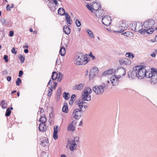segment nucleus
Returning a JSON list of instances; mask_svg holds the SVG:
<instances>
[{
	"label": "nucleus",
	"instance_id": "61",
	"mask_svg": "<svg viewBox=\"0 0 157 157\" xmlns=\"http://www.w3.org/2000/svg\"><path fill=\"white\" fill-rule=\"evenodd\" d=\"M24 52L25 53H27L28 52L29 50H28V49H25L24 50Z\"/></svg>",
	"mask_w": 157,
	"mask_h": 157
},
{
	"label": "nucleus",
	"instance_id": "34",
	"mask_svg": "<svg viewBox=\"0 0 157 157\" xmlns=\"http://www.w3.org/2000/svg\"><path fill=\"white\" fill-rule=\"evenodd\" d=\"M72 143H76V144H78L79 142V137L76 136L75 137L73 140H71Z\"/></svg>",
	"mask_w": 157,
	"mask_h": 157
},
{
	"label": "nucleus",
	"instance_id": "32",
	"mask_svg": "<svg viewBox=\"0 0 157 157\" xmlns=\"http://www.w3.org/2000/svg\"><path fill=\"white\" fill-rule=\"evenodd\" d=\"M58 74L56 71H53L51 76V78L53 80H55L57 78Z\"/></svg>",
	"mask_w": 157,
	"mask_h": 157
},
{
	"label": "nucleus",
	"instance_id": "1",
	"mask_svg": "<svg viewBox=\"0 0 157 157\" xmlns=\"http://www.w3.org/2000/svg\"><path fill=\"white\" fill-rule=\"evenodd\" d=\"M155 24V21L152 19L148 20L145 21L143 24L144 27L146 29H144L141 33L146 32L149 34H151L154 32V29L152 28Z\"/></svg>",
	"mask_w": 157,
	"mask_h": 157
},
{
	"label": "nucleus",
	"instance_id": "51",
	"mask_svg": "<svg viewBox=\"0 0 157 157\" xmlns=\"http://www.w3.org/2000/svg\"><path fill=\"white\" fill-rule=\"evenodd\" d=\"M14 34V32L13 31H10L9 32V36L10 37L12 36Z\"/></svg>",
	"mask_w": 157,
	"mask_h": 157
},
{
	"label": "nucleus",
	"instance_id": "6",
	"mask_svg": "<svg viewBox=\"0 0 157 157\" xmlns=\"http://www.w3.org/2000/svg\"><path fill=\"white\" fill-rule=\"evenodd\" d=\"M82 112V109H76L73 112L72 116L74 119H78L82 116L81 113Z\"/></svg>",
	"mask_w": 157,
	"mask_h": 157
},
{
	"label": "nucleus",
	"instance_id": "38",
	"mask_svg": "<svg viewBox=\"0 0 157 157\" xmlns=\"http://www.w3.org/2000/svg\"><path fill=\"white\" fill-rule=\"evenodd\" d=\"M52 90H53V86H51L50 87H49V90H48V96L49 97H50L52 94Z\"/></svg>",
	"mask_w": 157,
	"mask_h": 157
},
{
	"label": "nucleus",
	"instance_id": "19",
	"mask_svg": "<svg viewBox=\"0 0 157 157\" xmlns=\"http://www.w3.org/2000/svg\"><path fill=\"white\" fill-rule=\"evenodd\" d=\"M119 63L121 64H129L131 63V61L126 59H121L119 60Z\"/></svg>",
	"mask_w": 157,
	"mask_h": 157
},
{
	"label": "nucleus",
	"instance_id": "56",
	"mask_svg": "<svg viewBox=\"0 0 157 157\" xmlns=\"http://www.w3.org/2000/svg\"><path fill=\"white\" fill-rule=\"evenodd\" d=\"M89 56L92 58V59H94L95 58V57L92 55V53L91 52H90V54H89Z\"/></svg>",
	"mask_w": 157,
	"mask_h": 157
},
{
	"label": "nucleus",
	"instance_id": "33",
	"mask_svg": "<svg viewBox=\"0 0 157 157\" xmlns=\"http://www.w3.org/2000/svg\"><path fill=\"white\" fill-rule=\"evenodd\" d=\"M125 56L129 59H132L134 57V55L131 52H128L126 53Z\"/></svg>",
	"mask_w": 157,
	"mask_h": 157
},
{
	"label": "nucleus",
	"instance_id": "3",
	"mask_svg": "<svg viewBox=\"0 0 157 157\" xmlns=\"http://www.w3.org/2000/svg\"><path fill=\"white\" fill-rule=\"evenodd\" d=\"M135 67L137 73V78L140 79L143 78L145 76V67L143 66H138Z\"/></svg>",
	"mask_w": 157,
	"mask_h": 157
},
{
	"label": "nucleus",
	"instance_id": "55",
	"mask_svg": "<svg viewBox=\"0 0 157 157\" xmlns=\"http://www.w3.org/2000/svg\"><path fill=\"white\" fill-rule=\"evenodd\" d=\"M57 83L56 82H53V87L54 89H56V86H57Z\"/></svg>",
	"mask_w": 157,
	"mask_h": 157
},
{
	"label": "nucleus",
	"instance_id": "5",
	"mask_svg": "<svg viewBox=\"0 0 157 157\" xmlns=\"http://www.w3.org/2000/svg\"><path fill=\"white\" fill-rule=\"evenodd\" d=\"M114 74L118 77L121 78L122 77L125 75L126 71L125 69L122 67H117V69L114 70Z\"/></svg>",
	"mask_w": 157,
	"mask_h": 157
},
{
	"label": "nucleus",
	"instance_id": "45",
	"mask_svg": "<svg viewBox=\"0 0 157 157\" xmlns=\"http://www.w3.org/2000/svg\"><path fill=\"white\" fill-rule=\"evenodd\" d=\"M21 80L20 78H18L16 82V83L17 86L20 85V83H21Z\"/></svg>",
	"mask_w": 157,
	"mask_h": 157
},
{
	"label": "nucleus",
	"instance_id": "39",
	"mask_svg": "<svg viewBox=\"0 0 157 157\" xmlns=\"http://www.w3.org/2000/svg\"><path fill=\"white\" fill-rule=\"evenodd\" d=\"M63 97L66 100H68L69 98L70 94L69 93L64 92L63 93Z\"/></svg>",
	"mask_w": 157,
	"mask_h": 157
},
{
	"label": "nucleus",
	"instance_id": "21",
	"mask_svg": "<svg viewBox=\"0 0 157 157\" xmlns=\"http://www.w3.org/2000/svg\"><path fill=\"white\" fill-rule=\"evenodd\" d=\"M47 126L44 124H40L38 128L40 132L45 131L47 129Z\"/></svg>",
	"mask_w": 157,
	"mask_h": 157
},
{
	"label": "nucleus",
	"instance_id": "40",
	"mask_svg": "<svg viewBox=\"0 0 157 157\" xmlns=\"http://www.w3.org/2000/svg\"><path fill=\"white\" fill-rule=\"evenodd\" d=\"M18 58L20 59L21 63H23L25 60V57L23 56L20 55L18 56Z\"/></svg>",
	"mask_w": 157,
	"mask_h": 157
},
{
	"label": "nucleus",
	"instance_id": "60",
	"mask_svg": "<svg viewBox=\"0 0 157 157\" xmlns=\"http://www.w3.org/2000/svg\"><path fill=\"white\" fill-rule=\"evenodd\" d=\"M62 74H61L60 73H59V76L58 78H60L61 79H62Z\"/></svg>",
	"mask_w": 157,
	"mask_h": 157
},
{
	"label": "nucleus",
	"instance_id": "18",
	"mask_svg": "<svg viewBox=\"0 0 157 157\" xmlns=\"http://www.w3.org/2000/svg\"><path fill=\"white\" fill-rule=\"evenodd\" d=\"M85 84L81 83L78 85H76L72 87V89L73 90H81L83 89Z\"/></svg>",
	"mask_w": 157,
	"mask_h": 157
},
{
	"label": "nucleus",
	"instance_id": "37",
	"mask_svg": "<svg viewBox=\"0 0 157 157\" xmlns=\"http://www.w3.org/2000/svg\"><path fill=\"white\" fill-rule=\"evenodd\" d=\"M48 140L47 139H45L41 141V145L43 146H45L48 143Z\"/></svg>",
	"mask_w": 157,
	"mask_h": 157
},
{
	"label": "nucleus",
	"instance_id": "16",
	"mask_svg": "<svg viewBox=\"0 0 157 157\" xmlns=\"http://www.w3.org/2000/svg\"><path fill=\"white\" fill-rule=\"evenodd\" d=\"M92 9L94 11H96L95 14L97 16V11L99 10H101V6L97 2H94V3L92 4Z\"/></svg>",
	"mask_w": 157,
	"mask_h": 157
},
{
	"label": "nucleus",
	"instance_id": "64",
	"mask_svg": "<svg viewBox=\"0 0 157 157\" xmlns=\"http://www.w3.org/2000/svg\"><path fill=\"white\" fill-rule=\"evenodd\" d=\"M59 60H58V59H57L56 61V65L57 64H59Z\"/></svg>",
	"mask_w": 157,
	"mask_h": 157
},
{
	"label": "nucleus",
	"instance_id": "14",
	"mask_svg": "<svg viewBox=\"0 0 157 157\" xmlns=\"http://www.w3.org/2000/svg\"><path fill=\"white\" fill-rule=\"evenodd\" d=\"M134 25H135V27L134 28V30L136 32H139L141 34L143 33H141L143 30V25L141 23H138L136 24H134Z\"/></svg>",
	"mask_w": 157,
	"mask_h": 157
},
{
	"label": "nucleus",
	"instance_id": "35",
	"mask_svg": "<svg viewBox=\"0 0 157 157\" xmlns=\"http://www.w3.org/2000/svg\"><path fill=\"white\" fill-rule=\"evenodd\" d=\"M2 107L3 109H5L7 107V104L6 103V101L3 100L1 101Z\"/></svg>",
	"mask_w": 157,
	"mask_h": 157
},
{
	"label": "nucleus",
	"instance_id": "63",
	"mask_svg": "<svg viewBox=\"0 0 157 157\" xmlns=\"http://www.w3.org/2000/svg\"><path fill=\"white\" fill-rule=\"evenodd\" d=\"M40 111L39 112L40 113H43L44 111V110H43V109H42L41 108H40Z\"/></svg>",
	"mask_w": 157,
	"mask_h": 157
},
{
	"label": "nucleus",
	"instance_id": "10",
	"mask_svg": "<svg viewBox=\"0 0 157 157\" xmlns=\"http://www.w3.org/2000/svg\"><path fill=\"white\" fill-rule=\"evenodd\" d=\"M76 104L78 105L79 108L82 109L83 107L86 109L88 106V104L86 102L83 101L81 100H77L75 102Z\"/></svg>",
	"mask_w": 157,
	"mask_h": 157
},
{
	"label": "nucleus",
	"instance_id": "62",
	"mask_svg": "<svg viewBox=\"0 0 157 157\" xmlns=\"http://www.w3.org/2000/svg\"><path fill=\"white\" fill-rule=\"evenodd\" d=\"M53 2L55 3L56 5H57L58 4V2L56 0H53Z\"/></svg>",
	"mask_w": 157,
	"mask_h": 157
},
{
	"label": "nucleus",
	"instance_id": "2",
	"mask_svg": "<svg viewBox=\"0 0 157 157\" xmlns=\"http://www.w3.org/2000/svg\"><path fill=\"white\" fill-rule=\"evenodd\" d=\"M76 64L78 65L85 64L87 63V59L80 53H78L75 57Z\"/></svg>",
	"mask_w": 157,
	"mask_h": 157
},
{
	"label": "nucleus",
	"instance_id": "9",
	"mask_svg": "<svg viewBox=\"0 0 157 157\" xmlns=\"http://www.w3.org/2000/svg\"><path fill=\"white\" fill-rule=\"evenodd\" d=\"M111 20L110 17L105 16L102 18V23L106 26H109L111 24Z\"/></svg>",
	"mask_w": 157,
	"mask_h": 157
},
{
	"label": "nucleus",
	"instance_id": "52",
	"mask_svg": "<svg viewBox=\"0 0 157 157\" xmlns=\"http://www.w3.org/2000/svg\"><path fill=\"white\" fill-rule=\"evenodd\" d=\"M10 6V5H8L6 6V10L7 11H10L11 10Z\"/></svg>",
	"mask_w": 157,
	"mask_h": 157
},
{
	"label": "nucleus",
	"instance_id": "24",
	"mask_svg": "<svg viewBox=\"0 0 157 157\" xmlns=\"http://www.w3.org/2000/svg\"><path fill=\"white\" fill-rule=\"evenodd\" d=\"M58 126H56L54 127V130L53 131V138L55 140H56L58 138V136L57 135Z\"/></svg>",
	"mask_w": 157,
	"mask_h": 157
},
{
	"label": "nucleus",
	"instance_id": "29",
	"mask_svg": "<svg viewBox=\"0 0 157 157\" xmlns=\"http://www.w3.org/2000/svg\"><path fill=\"white\" fill-rule=\"evenodd\" d=\"M66 53V49L63 46H62L60 48V50H59V53L60 55L62 56H63Z\"/></svg>",
	"mask_w": 157,
	"mask_h": 157
},
{
	"label": "nucleus",
	"instance_id": "30",
	"mask_svg": "<svg viewBox=\"0 0 157 157\" xmlns=\"http://www.w3.org/2000/svg\"><path fill=\"white\" fill-rule=\"evenodd\" d=\"M58 14L61 15H65V13H66L64 9L62 8H60L58 9Z\"/></svg>",
	"mask_w": 157,
	"mask_h": 157
},
{
	"label": "nucleus",
	"instance_id": "8",
	"mask_svg": "<svg viewBox=\"0 0 157 157\" xmlns=\"http://www.w3.org/2000/svg\"><path fill=\"white\" fill-rule=\"evenodd\" d=\"M98 72V68L96 67H92L90 69L89 73V77L90 80H91L92 79Z\"/></svg>",
	"mask_w": 157,
	"mask_h": 157
},
{
	"label": "nucleus",
	"instance_id": "28",
	"mask_svg": "<svg viewBox=\"0 0 157 157\" xmlns=\"http://www.w3.org/2000/svg\"><path fill=\"white\" fill-rule=\"evenodd\" d=\"M47 120L45 115L41 116L40 118L39 121L41 123V124H44L46 121Z\"/></svg>",
	"mask_w": 157,
	"mask_h": 157
},
{
	"label": "nucleus",
	"instance_id": "49",
	"mask_svg": "<svg viewBox=\"0 0 157 157\" xmlns=\"http://www.w3.org/2000/svg\"><path fill=\"white\" fill-rule=\"evenodd\" d=\"M3 59L5 60L6 62H7L8 61V56L7 55H5L3 57Z\"/></svg>",
	"mask_w": 157,
	"mask_h": 157
},
{
	"label": "nucleus",
	"instance_id": "20",
	"mask_svg": "<svg viewBox=\"0 0 157 157\" xmlns=\"http://www.w3.org/2000/svg\"><path fill=\"white\" fill-rule=\"evenodd\" d=\"M82 100L83 101H89L91 100L90 96L88 94H82Z\"/></svg>",
	"mask_w": 157,
	"mask_h": 157
},
{
	"label": "nucleus",
	"instance_id": "53",
	"mask_svg": "<svg viewBox=\"0 0 157 157\" xmlns=\"http://www.w3.org/2000/svg\"><path fill=\"white\" fill-rule=\"evenodd\" d=\"M23 72L22 70H20L19 71V73L18 76L20 77H21L22 76V75L23 74Z\"/></svg>",
	"mask_w": 157,
	"mask_h": 157
},
{
	"label": "nucleus",
	"instance_id": "42",
	"mask_svg": "<svg viewBox=\"0 0 157 157\" xmlns=\"http://www.w3.org/2000/svg\"><path fill=\"white\" fill-rule=\"evenodd\" d=\"M86 7L87 8L90 10V11H91V12L93 13H94L93 10L92 9V5H91L90 6V5L89 4H87L86 5Z\"/></svg>",
	"mask_w": 157,
	"mask_h": 157
},
{
	"label": "nucleus",
	"instance_id": "54",
	"mask_svg": "<svg viewBox=\"0 0 157 157\" xmlns=\"http://www.w3.org/2000/svg\"><path fill=\"white\" fill-rule=\"evenodd\" d=\"M11 52L14 54H16L17 52L15 51V48H13L11 50Z\"/></svg>",
	"mask_w": 157,
	"mask_h": 157
},
{
	"label": "nucleus",
	"instance_id": "7",
	"mask_svg": "<svg viewBox=\"0 0 157 157\" xmlns=\"http://www.w3.org/2000/svg\"><path fill=\"white\" fill-rule=\"evenodd\" d=\"M76 122L75 120L72 121L68 125L67 130L68 132H74L76 129L75 125Z\"/></svg>",
	"mask_w": 157,
	"mask_h": 157
},
{
	"label": "nucleus",
	"instance_id": "26",
	"mask_svg": "<svg viewBox=\"0 0 157 157\" xmlns=\"http://www.w3.org/2000/svg\"><path fill=\"white\" fill-rule=\"evenodd\" d=\"M63 32L67 35L69 34L70 33V29L67 26L65 25L63 28Z\"/></svg>",
	"mask_w": 157,
	"mask_h": 157
},
{
	"label": "nucleus",
	"instance_id": "27",
	"mask_svg": "<svg viewBox=\"0 0 157 157\" xmlns=\"http://www.w3.org/2000/svg\"><path fill=\"white\" fill-rule=\"evenodd\" d=\"M114 70L113 69H109V70L104 72L102 73L103 75L111 74L114 72Z\"/></svg>",
	"mask_w": 157,
	"mask_h": 157
},
{
	"label": "nucleus",
	"instance_id": "11",
	"mask_svg": "<svg viewBox=\"0 0 157 157\" xmlns=\"http://www.w3.org/2000/svg\"><path fill=\"white\" fill-rule=\"evenodd\" d=\"M115 75H114L112 76L110 78V80L113 86H117L119 82L118 77Z\"/></svg>",
	"mask_w": 157,
	"mask_h": 157
},
{
	"label": "nucleus",
	"instance_id": "58",
	"mask_svg": "<svg viewBox=\"0 0 157 157\" xmlns=\"http://www.w3.org/2000/svg\"><path fill=\"white\" fill-rule=\"evenodd\" d=\"M156 54L155 52H153L151 54V56L153 57H155L156 56Z\"/></svg>",
	"mask_w": 157,
	"mask_h": 157
},
{
	"label": "nucleus",
	"instance_id": "15",
	"mask_svg": "<svg viewBox=\"0 0 157 157\" xmlns=\"http://www.w3.org/2000/svg\"><path fill=\"white\" fill-rule=\"evenodd\" d=\"M157 69L155 68H151V71H145V76L147 78H150L152 77L154 74V71H156Z\"/></svg>",
	"mask_w": 157,
	"mask_h": 157
},
{
	"label": "nucleus",
	"instance_id": "46",
	"mask_svg": "<svg viewBox=\"0 0 157 157\" xmlns=\"http://www.w3.org/2000/svg\"><path fill=\"white\" fill-rule=\"evenodd\" d=\"M105 14V12L103 10H101L100 11V13H99V18H101Z\"/></svg>",
	"mask_w": 157,
	"mask_h": 157
},
{
	"label": "nucleus",
	"instance_id": "41",
	"mask_svg": "<svg viewBox=\"0 0 157 157\" xmlns=\"http://www.w3.org/2000/svg\"><path fill=\"white\" fill-rule=\"evenodd\" d=\"M76 97V95L74 94H72L71 97V99L70 100L69 104L71 105H72L73 103V99Z\"/></svg>",
	"mask_w": 157,
	"mask_h": 157
},
{
	"label": "nucleus",
	"instance_id": "59",
	"mask_svg": "<svg viewBox=\"0 0 157 157\" xmlns=\"http://www.w3.org/2000/svg\"><path fill=\"white\" fill-rule=\"evenodd\" d=\"M52 82H53L52 81L51 79H50L48 82V83L47 86H48L51 83L52 84Z\"/></svg>",
	"mask_w": 157,
	"mask_h": 157
},
{
	"label": "nucleus",
	"instance_id": "12",
	"mask_svg": "<svg viewBox=\"0 0 157 157\" xmlns=\"http://www.w3.org/2000/svg\"><path fill=\"white\" fill-rule=\"evenodd\" d=\"M128 27V25L126 24V22L123 21L120 24L119 28L120 30L117 31V33H122Z\"/></svg>",
	"mask_w": 157,
	"mask_h": 157
},
{
	"label": "nucleus",
	"instance_id": "22",
	"mask_svg": "<svg viewBox=\"0 0 157 157\" xmlns=\"http://www.w3.org/2000/svg\"><path fill=\"white\" fill-rule=\"evenodd\" d=\"M92 92V90L89 87H86L82 91V93L90 95L91 94Z\"/></svg>",
	"mask_w": 157,
	"mask_h": 157
},
{
	"label": "nucleus",
	"instance_id": "23",
	"mask_svg": "<svg viewBox=\"0 0 157 157\" xmlns=\"http://www.w3.org/2000/svg\"><path fill=\"white\" fill-rule=\"evenodd\" d=\"M69 149L71 151H73L75 149H76L77 146V145L76 143H73L71 141H69Z\"/></svg>",
	"mask_w": 157,
	"mask_h": 157
},
{
	"label": "nucleus",
	"instance_id": "48",
	"mask_svg": "<svg viewBox=\"0 0 157 157\" xmlns=\"http://www.w3.org/2000/svg\"><path fill=\"white\" fill-rule=\"evenodd\" d=\"M75 24L77 27H79L81 26V23L79 20H77L75 21Z\"/></svg>",
	"mask_w": 157,
	"mask_h": 157
},
{
	"label": "nucleus",
	"instance_id": "57",
	"mask_svg": "<svg viewBox=\"0 0 157 157\" xmlns=\"http://www.w3.org/2000/svg\"><path fill=\"white\" fill-rule=\"evenodd\" d=\"M6 79H7V80L8 81L10 82L11 80V78L10 76H8L7 77Z\"/></svg>",
	"mask_w": 157,
	"mask_h": 157
},
{
	"label": "nucleus",
	"instance_id": "13",
	"mask_svg": "<svg viewBox=\"0 0 157 157\" xmlns=\"http://www.w3.org/2000/svg\"><path fill=\"white\" fill-rule=\"evenodd\" d=\"M137 73L135 67L132 70L129 71L128 74V77L131 79H134L136 77H137Z\"/></svg>",
	"mask_w": 157,
	"mask_h": 157
},
{
	"label": "nucleus",
	"instance_id": "50",
	"mask_svg": "<svg viewBox=\"0 0 157 157\" xmlns=\"http://www.w3.org/2000/svg\"><path fill=\"white\" fill-rule=\"evenodd\" d=\"M130 33H132L129 32H127L122 34H123L126 36H128L130 35Z\"/></svg>",
	"mask_w": 157,
	"mask_h": 157
},
{
	"label": "nucleus",
	"instance_id": "44",
	"mask_svg": "<svg viewBox=\"0 0 157 157\" xmlns=\"http://www.w3.org/2000/svg\"><path fill=\"white\" fill-rule=\"evenodd\" d=\"M1 21L2 24V25H6V19L4 18H2L1 20Z\"/></svg>",
	"mask_w": 157,
	"mask_h": 157
},
{
	"label": "nucleus",
	"instance_id": "17",
	"mask_svg": "<svg viewBox=\"0 0 157 157\" xmlns=\"http://www.w3.org/2000/svg\"><path fill=\"white\" fill-rule=\"evenodd\" d=\"M154 74L151 78V82L152 84H155L157 82V70L154 71Z\"/></svg>",
	"mask_w": 157,
	"mask_h": 157
},
{
	"label": "nucleus",
	"instance_id": "31",
	"mask_svg": "<svg viewBox=\"0 0 157 157\" xmlns=\"http://www.w3.org/2000/svg\"><path fill=\"white\" fill-rule=\"evenodd\" d=\"M13 108L12 107H9L6 110L5 113V116L6 117H9L11 113V110H13Z\"/></svg>",
	"mask_w": 157,
	"mask_h": 157
},
{
	"label": "nucleus",
	"instance_id": "43",
	"mask_svg": "<svg viewBox=\"0 0 157 157\" xmlns=\"http://www.w3.org/2000/svg\"><path fill=\"white\" fill-rule=\"evenodd\" d=\"M68 110V108L67 106L65 105V104L63 106L62 108V111L63 112L67 113V111Z\"/></svg>",
	"mask_w": 157,
	"mask_h": 157
},
{
	"label": "nucleus",
	"instance_id": "36",
	"mask_svg": "<svg viewBox=\"0 0 157 157\" xmlns=\"http://www.w3.org/2000/svg\"><path fill=\"white\" fill-rule=\"evenodd\" d=\"M86 31L91 38H94V36L91 31L88 29H86Z\"/></svg>",
	"mask_w": 157,
	"mask_h": 157
},
{
	"label": "nucleus",
	"instance_id": "47",
	"mask_svg": "<svg viewBox=\"0 0 157 157\" xmlns=\"http://www.w3.org/2000/svg\"><path fill=\"white\" fill-rule=\"evenodd\" d=\"M62 92V89L61 88H59L57 90V95L58 96H60Z\"/></svg>",
	"mask_w": 157,
	"mask_h": 157
},
{
	"label": "nucleus",
	"instance_id": "25",
	"mask_svg": "<svg viewBox=\"0 0 157 157\" xmlns=\"http://www.w3.org/2000/svg\"><path fill=\"white\" fill-rule=\"evenodd\" d=\"M65 16L67 21L70 25L72 23V21L71 18L70 16L67 12L65 13Z\"/></svg>",
	"mask_w": 157,
	"mask_h": 157
},
{
	"label": "nucleus",
	"instance_id": "4",
	"mask_svg": "<svg viewBox=\"0 0 157 157\" xmlns=\"http://www.w3.org/2000/svg\"><path fill=\"white\" fill-rule=\"evenodd\" d=\"M108 86L103 84V85H96L94 86L93 88V91L97 94H101L104 92L105 89Z\"/></svg>",
	"mask_w": 157,
	"mask_h": 157
}]
</instances>
